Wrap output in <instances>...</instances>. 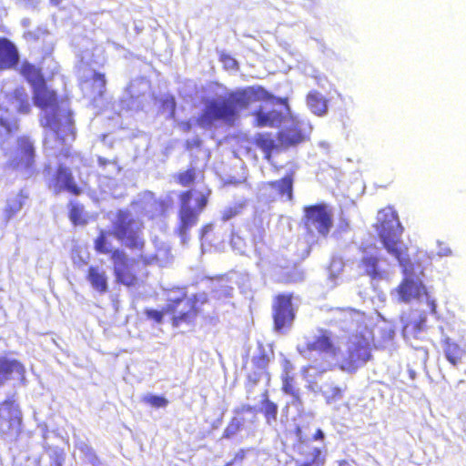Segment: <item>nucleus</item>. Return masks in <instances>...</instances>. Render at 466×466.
Instances as JSON below:
<instances>
[{
	"mask_svg": "<svg viewBox=\"0 0 466 466\" xmlns=\"http://www.w3.org/2000/svg\"><path fill=\"white\" fill-rule=\"evenodd\" d=\"M270 102L283 104L260 86H248L228 93L221 98H207L203 102L204 108L197 117V124L204 128L210 127L217 121L228 126H234L239 119V111L246 109L254 102Z\"/></svg>",
	"mask_w": 466,
	"mask_h": 466,
	"instance_id": "1",
	"label": "nucleus"
},
{
	"mask_svg": "<svg viewBox=\"0 0 466 466\" xmlns=\"http://www.w3.org/2000/svg\"><path fill=\"white\" fill-rule=\"evenodd\" d=\"M205 300H200L197 294L187 296L184 290L174 297H168L162 310L153 309H146V316L156 323H161L164 315L170 317V323L174 328L183 325H194L200 313L199 305Z\"/></svg>",
	"mask_w": 466,
	"mask_h": 466,
	"instance_id": "2",
	"label": "nucleus"
},
{
	"mask_svg": "<svg viewBox=\"0 0 466 466\" xmlns=\"http://www.w3.org/2000/svg\"><path fill=\"white\" fill-rule=\"evenodd\" d=\"M377 229L385 249L400 263L405 259L408 248L401 243L403 227L397 212L391 207L381 208L377 216Z\"/></svg>",
	"mask_w": 466,
	"mask_h": 466,
	"instance_id": "3",
	"label": "nucleus"
},
{
	"mask_svg": "<svg viewBox=\"0 0 466 466\" xmlns=\"http://www.w3.org/2000/svg\"><path fill=\"white\" fill-rule=\"evenodd\" d=\"M32 92L33 102L35 106L42 110L50 109V112L45 114L42 126L53 129L57 139L63 145L66 143V137L70 136L74 138V132L70 125L66 127L64 136L60 135V127L58 126L60 99L57 93L49 88L46 81L33 87Z\"/></svg>",
	"mask_w": 466,
	"mask_h": 466,
	"instance_id": "4",
	"label": "nucleus"
},
{
	"mask_svg": "<svg viewBox=\"0 0 466 466\" xmlns=\"http://www.w3.org/2000/svg\"><path fill=\"white\" fill-rule=\"evenodd\" d=\"M143 223L127 209H118L112 222L111 234L127 248L142 251L146 241L142 235Z\"/></svg>",
	"mask_w": 466,
	"mask_h": 466,
	"instance_id": "5",
	"label": "nucleus"
},
{
	"mask_svg": "<svg viewBox=\"0 0 466 466\" xmlns=\"http://www.w3.org/2000/svg\"><path fill=\"white\" fill-rule=\"evenodd\" d=\"M210 196L211 189L208 187H205V189L200 192L199 197L196 200V207L191 208L189 203L192 197V190H185L179 194V222L177 228V232L184 242L188 238V234L191 228L197 225L199 214L208 206Z\"/></svg>",
	"mask_w": 466,
	"mask_h": 466,
	"instance_id": "6",
	"label": "nucleus"
},
{
	"mask_svg": "<svg viewBox=\"0 0 466 466\" xmlns=\"http://www.w3.org/2000/svg\"><path fill=\"white\" fill-rule=\"evenodd\" d=\"M113 263V274L116 283L131 288L139 286L147 276L146 272H140L137 259L129 258L120 248H115L111 254Z\"/></svg>",
	"mask_w": 466,
	"mask_h": 466,
	"instance_id": "7",
	"label": "nucleus"
},
{
	"mask_svg": "<svg viewBox=\"0 0 466 466\" xmlns=\"http://www.w3.org/2000/svg\"><path fill=\"white\" fill-rule=\"evenodd\" d=\"M371 344L363 333H356L349 339L347 355L341 360L339 367L349 373L355 372L360 367L371 360Z\"/></svg>",
	"mask_w": 466,
	"mask_h": 466,
	"instance_id": "8",
	"label": "nucleus"
},
{
	"mask_svg": "<svg viewBox=\"0 0 466 466\" xmlns=\"http://www.w3.org/2000/svg\"><path fill=\"white\" fill-rule=\"evenodd\" d=\"M6 167L12 171L20 172L26 178L37 173L35 147L29 137H17L16 155L6 163Z\"/></svg>",
	"mask_w": 466,
	"mask_h": 466,
	"instance_id": "9",
	"label": "nucleus"
},
{
	"mask_svg": "<svg viewBox=\"0 0 466 466\" xmlns=\"http://www.w3.org/2000/svg\"><path fill=\"white\" fill-rule=\"evenodd\" d=\"M293 293H279L272 299L273 329L278 333L289 331L296 319V308L293 305Z\"/></svg>",
	"mask_w": 466,
	"mask_h": 466,
	"instance_id": "10",
	"label": "nucleus"
},
{
	"mask_svg": "<svg viewBox=\"0 0 466 466\" xmlns=\"http://www.w3.org/2000/svg\"><path fill=\"white\" fill-rule=\"evenodd\" d=\"M304 227L309 234L314 230L327 238L333 226L332 212L325 204H315L304 208Z\"/></svg>",
	"mask_w": 466,
	"mask_h": 466,
	"instance_id": "11",
	"label": "nucleus"
},
{
	"mask_svg": "<svg viewBox=\"0 0 466 466\" xmlns=\"http://www.w3.org/2000/svg\"><path fill=\"white\" fill-rule=\"evenodd\" d=\"M47 187L54 195L67 192L73 196H79L83 193V188L76 182L71 169L65 165L56 167L47 183Z\"/></svg>",
	"mask_w": 466,
	"mask_h": 466,
	"instance_id": "12",
	"label": "nucleus"
},
{
	"mask_svg": "<svg viewBox=\"0 0 466 466\" xmlns=\"http://www.w3.org/2000/svg\"><path fill=\"white\" fill-rule=\"evenodd\" d=\"M319 352L329 355L332 358L338 357L341 350L335 344L332 339V333L325 329H319V334L312 340L305 342L299 350L300 353Z\"/></svg>",
	"mask_w": 466,
	"mask_h": 466,
	"instance_id": "13",
	"label": "nucleus"
},
{
	"mask_svg": "<svg viewBox=\"0 0 466 466\" xmlns=\"http://www.w3.org/2000/svg\"><path fill=\"white\" fill-rule=\"evenodd\" d=\"M277 139L279 143L280 149L284 150L291 147L304 142L306 140V135L299 122H294L290 126L279 130L277 133Z\"/></svg>",
	"mask_w": 466,
	"mask_h": 466,
	"instance_id": "14",
	"label": "nucleus"
},
{
	"mask_svg": "<svg viewBox=\"0 0 466 466\" xmlns=\"http://www.w3.org/2000/svg\"><path fill=\"white\" fill-rule=\"evenodd\" d=\"M399 299L402 302H410L412 299H420L426 294V289L423 284L412 279H404L397 289Z\"/></svg>",
	"mask_w": 466,
	"mask_h": 466,
	"instance_id": "15",
	"label": "nucleus"
},
{
	"mask_svg": "<svg viewBox=\"0 0 466 466\" xmlns=\"http://www.w3.org/2000/svg\"><path fill=\"white\" fill-rule=\"evenodd\" d=\"M18 63L19 55L15 46L7 38L0 37V70L15 68Z\"/></svg>",
	"mask_w": 466,
	"mask_h": 466,
	"instance_id": "16",
	"label": "nucleus"
},
{
	"mask_svg": "<svg viewBox=\"0 0 466 466\" xmlns=\"http://www.w3.org/2000/svg\"><path fill=\"white\" fill-rule=\"evenodd\" d=\"M252 115L254 116L255 126L258 127H277L281 125L285 118L281 111L276 109L266 111L261 106L256 109Z\"/></svg>",
	"mask_w": 466,
	"mask_h": 466,
	"instance_id": "17",
	"label": "nucleus"
},
{
	"mask_svg": "<svg viewBox=\"0 0 466 466\" xmlns=\"http://www.w3.org/2000/svg\"><path fill=\"white\" fill-rule=\"evenodd\" d=\"M8 105L13 106L18 114H28L31 111L28 94L23 86H16L5 96Z\"/></svg>",
	"mask_w": 466,
	"mask_h": 466,
	"instance_id": "18",
	"label": "nucleus"
},
{
	"mask_svg": "<svg viewBox=\"0 0 466 466\" xmlns=\"http://www.w3.org/2000/svg\"><path fill=\"white\" fill-rule=\"evenodd\" d=\"M86 278L93 289L99 294H105L109 290L108 276L106 270L100 267L90 266L87 268Z\"/></svg>",
	"mask_w": 466,
	"mask_h": 466,
	"instance_id": "19",
	"label": "nucleus"
},
{
	"mask_svg": "<svg viewBox=\"0 0 466 466\" xmlns=\"http://www.w3.org/2000/svg\"><path fill=\"white\" fill-rule=\"evenodd\" d=\"M14 373L23 378L25 373L24 365L17 360L0 357V387L11 380Z\"/></svg>",
	"mask_w": 466,
	"mask_h": 466,
	"instance_id": "20",
	"label": "nucleus"
},
{
	"mask_svg": "<svg viewBox=\"0 0 466 466\" xmlns=\"http://www.w3.org/2000/svg\"><path fill=\"white\" fill-rule=\"evenodd\" d=\"M253 144L264 153V158L271 162L273 151L281 150L270 133H258L253 138Z\"/></svg>",
	"mask_w": 466,
	"mask_h": 466,
	"instance_id": "21",
	"label": "nucleus"
},
{
	"mask_svg": "<svg viewBox=\"0 0 466 466\" xmlns=\"http://www.w3.org/2000/svg\"><path fill=\"white\" fill-rule=\"evenodd\" d=\"M20 75L30 85L31 88L46 81L41 67L24 60L19 67Z\"/></svg>",
	"mask_w": 466,
	"mask_h": 466,
	"instance_id": "22",
	"label": "nucleus"
},
{
	"mask_svg": "<svg viewBox=\"0 0 466 466\" xmlns=\"http://www.w3.org/2000/svg\"><path fill=\"white\" fill-rule=\"evenodd\" d=\"M28 198L29 195L24 189H20L15 196L8 198L3 211L5 219L8 221L15 217Z\"/></svg>",
	"mask_w": 466,
	"mask_h": 466,
	"instance_id": "23",
	"label": "nucleus"
},
{
	"mask_svg": "<svg viewBox=\"0 0 466 466\" xmlns=\"http://www.w3.org/2000/svg\"><path fill=\"white\" fill-rule=\"evenodd\" d=\"M380 258L373 255L364 256L359 262V268L362 269V274L370 277L371 279H381L383 271L380 268Z\"/></svg>",
	"mask_w": 466,
	"mask_h": 466,
	"instance_id": "24",
	"label": "nucleus"
},
{
	"mask_svg": "<svg viewBox=\"0 0 466 466\" xmlns=\"http://www.w3.org/2000/svg\"><path fill=\"white\" fill-rule=\"evenodd\" d=\"M442 347L447 360L453 366L459 364L465 354V350L450 338L442 340Z\"/></svg>",
	"mask_w": 466,
	"mask_h": 466,
	"instance_id": "25",
	"label": "nucleus"
},
{
	"mask_svg": "<svg viewBox=\"0 0 466 466\" xmlns=\"http://www.w3.org/2000/svg\"><path fill=\"white\" fill-rule=\"evenodd\" d=\"M267 186L277 190L278 194L286 200H291L293 198V176L286 175L279 180L267 182Z\"/></svg>",
	"mask_w": 466,
	"mask_h": 466,
	"instance_id": "26",
	"label": "nucleus"
},
{
	"mask_svg": "<svg viewBox=\"0 0 466 466\" xmlns=\"http://www.w3.org/2000/svg\"><path fill=\"white\" fill-rule=\"evenodd\" d=\"M261 412L268 424H271L277 420L279 408L277 403L269 399L268 390H265L261 393Z\"/></svg>",
	"mask_w": 466,
	"mask_h": 466,
	"instance_id": "27",
	"label": "nucleus"
},
{
	"mask_svg": "<svg viewBox=\"0 0 466 466\" xmlns=\"http://www.w3.org/2000/svg\"><path fill=\"white\" fill-rule=\"evenodd\" d=\"M307 105L309 109L317 116L325 115L328 109L327 100L319 92L316 90H313L308 94Z\"/></svg>",
	"mask_w": 466,
	"mask_h": 466,
	"instance_id": "28",
	"label": "nucleus"
},
{
	"mask_svg": "<svg viewBox=\"0 0 466 466\" xmlns=\"http://www.w3.org/2000/svg\"><path fill=\"white\" fill-rule=\"evenodd\" d=\"M306 457L305 461H296V466H324L326 456L318 447L311 448L308 452L301 453Z\"/></svg>",
	"mask_w": 466,
	"mask_h": 466,
	"instance_id": "29",
	"label": "nucleus"
},
{
	"mask_svg": "<svg viewBox=\"0 0 466 466\" xmlns=\"http://www.w3.org/2000/svg\"><path fill=\"white\" fill-rule=\"evenodd\" d=\"M68 207V218L74 226H84L87 224L88 218L82 204L70 201Z\"/></svg>",
	"mask_w": 466,
	"mask_h": 466,
	"instance_id": "30",
	"label": "nucleus"
},
{
	"mask_svg": "<svg viewBox=\"0 0 466 466\" xmlns=\"http://www.w3.org/2000/svg\"><path fill=\"white\" fill-rule=\"evenodd\" d=\"M292 370V364L290 363L289 360H286L284 362V370L281 375V390L283 393L288 395L298 390L294 375L291 374Z\"/></svg>",
	"mask_w": 466,
	"mask_h": 466,
	"instance_id": "31",
	"label": "nucleus"
},
{
	"mask_svg": "<svg viewBox=\"0 0 466 466\" xmlns=\"http://www.w3.org/2000/svg\"><path fill=\"white\" fill-rule=\"evenodd\" d=\"M19 129L17 119H9L0 116V142L5 143L9 137L16 133Z\"/></svg>",
	"mask_w": 466,
	"mask_h": 466,
	"instance_id": "32",
	"label": "nucleus"
},
{
	"mask_svg": "<svg viewBox=\"0 0 466 466\" xmlns=\"http://www.w3.org/2000/svg\"><path fill=\"white\" fill-rule=\"evenodd\" d=\"M94 248L98 254L109 255L111 258V254L114 252L115 248H112V243L108 239V233L105 230H101L97 237L94 240Z\"/></svg>",
	"mask_w": 466,
	"mask_h": 466,
	"instance_id": "33",
	"label": "nucleus"
},
{
	"mask_svg": "<svg viewBox=\"0 0 466 466\" xmlns=\"http://www.w3.org/2000/svg\"><path fill=\"white\" fill-rule=\"evenodd\" d=\"M346 390V385L341 387L335 384H327L325 386V390L322 391V395L326 403L331 404L340 400L343 398V393Z\"/></svg>",
	"mask_w": 466,
	"mask_h": 466,
	"instance_id": "34",
	"label": "nucleus"
},
{
	"mask_svg": "<svg viewBox=\"0 0 466 466\" xmlns=\"http://www.w3.org/2000/svg\"><path fill=\"white\" fill-rule=\"evenodd\" d=\"M252 367H253V372H258L262 375H265L267 377L268 381L270 380V374L268 372V366L269 362L268 356L261 352L256 356H254L251 360Z\"/></svg>",
	"mask_w": 466,
	"mask_h": 466,
	"instance_id": "35",
	"label": "nucleus"
},
{
	"mask_svg": "<svg viewBox=\"0 0 466 466\" xmlns=\"http://www.w3.org/2000/svg\"><path fill=\"white\" fill-rule=\"evenodd\" d=\"M244 427V419L232 417L222 432V439L229 440L235 437Z\"/></svg>",
	"mask_w": 466,
	"mask_h": 466,
	"instance_id": "36",
	"label": "nucleus"
},
{
	"mask_svg": "<svg viewBox=\"0 0 466 466\" xmlns=\"http://www.w3.org/2000/svg\"><path fill=\"white\" fill-rule=\"evenodd\" d=\"M247 206V201H239L224 208L221 213V220L228 221L240 215Z\"/></svg>",
	"mask_w": 466,
	"mask_h": 466,
	"instance_id": "37",
	"label": "nucleus"
},
{
	"mask_svg": "<svg viewBox=\"0 0 466 466\" xmlns=\"http://www.w3.org/2000/svg\"><path fill=\"white\" fill-rule=\"evenodd\" d=\"M196 177L197 170L195 167H189L175 175L176 182L181 187H187L191 185L196 180Z\"/></svg>",
	"mask_w": 466,
	"mask_h": 466,
	"instance_id": "38",
	"label": "nucleus"
},
{
	"mask_svg": "<svg viewBox=\"0 0 466 466\" xmlns=\"http://www.w3.org/2000/svg\"><path fill=\"white\" fill-rule=\"evenodd\" d=\"M145 401L156 408L166 407L168 403L167 400L162 396L149 395L145 398Z\"/></svg>",
	"mask_w": 466,
	"mask_h": 466,
	"instance_id": "39",
	"label": "nucleus"
},
{
	"mask_svg": "<svg viewBox=\"0 0 466 466\" xmlns=\"http://www.w3.org/2000/svg\"><path fill=\"white\" fill-rule=\"evenodd\" d=\"M262 376L263 375L258 372L251 371L248 373L245 382L246 388L251 391L259 383Z\"/></svg>",
	"mask_w": 466,
	"mask_h": 466,
	"instance_id": "40",
	"label": "nucleus"
},
{
	"mask_svg": "<svg viewBox=\"0 0 466 466\" xmlns=\"http://www.w3.org/2000/svg\"><path fill=\"white\" fill-rule=\"evenodd\" d=\"M161 107L164 111H167L169 115L174 117L177 108V103L174 96H168L161 101Z\"/></svg>",
	"mask_w": 466,
	"mask_h": 466,
	"instance_id": "41",
	"label": "nucleus"
},
{
	"mask_svg": "<svg viewBox=\"0 0 466 466\" xmlns=\"http://www.w3.org/2000/svg\"><path fill=\"white\" fill-rule=\"evenodd\" d=\"M92 78L94 81L97 82L99 84V86H100V96H104L105 94V91H106V76L105 74L103 73H100V72H95L92 76Z\"/></svg>",
	"mask_w": 466,
	"mask_h": 466,
	"instance_id": "42",
	"label": "nucleus"
},
{
	"mask_svg": "<svg viewBox=\"0 0 466 466\" xmlns=\"http://www.w3.org/2000/svg\"><path fill=\"white\" fill-rule=\"evenodd\" d=\"M155 205L157 209H159L161 214H165L168 208H170L171 204L164 199H157L155 201Z\"/></svg>",
	"mask_w": 466,
	"mask_h": 466,
	"instance_id": "43",
	"label": "nucleus"
},
{
	"mask_svg": "<svg viewBox=\"0 0 466 466\" xmlns=\"http://www.w3.org/2000/svg\"><path fill=\"white\" fill-rule=\"evenodd\" d=\"M246 454H247V450L239 449L234 454L233 458L229 461L232 462V465H234L235 463L241 462L245 459Z\"/></svg>",
	"mask_w": 466,
	"mask_h": 466,
	"instance_id": "44",
	"label": "nucleus"
},
{
	"mask_svg": "<svg viewBox=\"0 0 466 466\" xmlns=\"http://www.w3.org/2000/svg\"><path fill=\"white\" fill-rule=\"evenodd\" d=\"M134 97L132 96H130L127 99H121L119 101V104H120V106L122 109H125V110H131L134 108V105L136 103V101H130L131 99H133Z\"/></svg>",
	"mask_w": 466,
	"mask_h": 466,
	"instance_id": "45",
	"label": "nucleus"
},
{
	"mask_svg": "<svg viewBox=\"0 0 466 466\" xmlns=\"http://www.w3.org/2000/svg\"><path fill=\"white\" fill-rule=\"evenodd\" d=\"M213 230V224L208 223L201 227L199 229V238L203 239L206 235H208L209 232Z\"/></svg>",
	"mask_w": 466,
	"mask_h": 466,
	"instance_id": "46",
	"label": "nucleus"
},
{
	"mask_svg": "<svg viewBox=\"0 0 466 466\" xmlns=\"http://www.w3.org/2000/svg\"><path fill=\"white\" fill-rule=\"evenodd\" d=\"M289 395L291 396L292 403L294 405H299V406L302 405V400H301L299 389L297 390L293 391L292 393H289Z\"/></svg>",
	"mask_w": 466,
	"mask_h": 466,
	"instance_id": "47",
	"label": "nucleus"
},
{
	"mask_svg": "<svg viewBox=\"0 0 466 466\" xmlns=\"http://www.w3.org/2000/svg\"><path fill=\"white\" fill-rule=\"evenodd\" d=\"M202 144V141L200 138H195L193 139L192 141H187V148H192V147H199Z\"/></svg>",
	"mask_w": 466,
	"mask_h": 466,
	"instance_id": "48",
	"label": "nucleus"
},
{
	"mask_svg": "<svg viewBox=\"0 0 466 466\" xmlns=\"http://www.w3.org/2000/svg\"><path fill=\"white\" fill-rule=\"evenodd\" d=\"M22 424V419L20 416H15L10 419V425H14L15 428L19 429Z\"/></svg>",
	"mask_w": 466,
	"mask_h": 466,
	"instance_id": "49",
	"label": "nucleus"
},
{
	"mask_svg": "<svg viewBox=\"0 0 466 466\" xmlns=\"http://www.w3.org/2000/svg\"><path fill=\"white\" fill-rule=\"evenodd\" d=\"M323 438H324V433H323V431H322L320 429H318V430L316 431V432L314 433V435H313V439H314L315 441H317V440H323Z\"/></svg>",
	"mask_w": 466,
	"mask_h": 466,
	"instance_id": "50",
	"label": "nucleus"
},
{
	"mask_svg": "<svg viewBox=\"0 0 466 466\" xmlns=\"http://www.w3.org/2000/svg\"><path fill=\"white\" fill-rule=\"evenodd\" d=\"M97 162H98L100 167H106V165H108L110 163V160H108V159H106L105 157H99L97 158Z\"/></svg>",
	"mask_w": 466,
	"mask_h": 466,
	"instance_id": "51",
	"label": "nucleus"
},
{
	"mask_svg": "<svg viewBox=\"0 0 466 466\" xmlns=\"http://www.w3.org/2000/svg\"><path fill=\"white\" fill-rule=\"evenodd\" d=\"M349 311H350V313H352V314H357V315L360 313L359 310H355V309H349Z\"/></svg>",
	"mask_w": 466,
	"mask_h": 466,
	"instance_id": "52",
	"label": "nucleus"
},
{
	"mask_svg": "<svg viewBox=\"0 0 466 466\" xmlns=\"http://www.w3.org/2000/svg\"><path fill=\"white\" fill-rule=\"evenodd\" d=\"M53 4L58 5L62 2V0H50Z\"/></svg>",
	"mask_w": 466,
	"mask_h": 466,
	"instance_id": "53",
	"label": "nucleus"
},
{
	"mask_svg": "<svg viewBox=\"0 0 466 466\" xmlns=\"http://www.w3.org/2000/svg\"><path fill=\"white\" fill-rule=\"evenodd\" d=\"M243 410H246L249 411V410H252V407H251V406L247 405V406L243 407Z\"/></svg>",
	"mask_w": 466,
	"mask_h": 466,
	"instance_id": "54",
	"label": "nucleus"
},
{
	"mask_svg": "<svg viewBox=\"0 0 466 466\" xmlns=\"http://www.w3.org/2000/svg\"><path fill=\"white\" fill-rule=\"evenodd\" d=\"M143 261H144V264H146V265L149 263V259L146 258H143Z\"/></svg>",
	"mask_w": 466,
	"mask_h": 466,
	"instance_id": "55",
	"label": "nucleus"
},
{
	"mask_svg": "<svg viewBox=\"0 0 466 466\" xmlns=\"http://www.w3.org/2000/svg\"><path fill=\"white\" fill-rule=\"evenodd\" d=\"M224 466H232V462L228 461L227 463L224 464Z\"/></svg>",
	"mask_w": 466,
	"mask_h": 466,
	"instance_id": "56",
	"label": "nucleus"
},
{
	"mask_svg": "<svg viewBox=\"0 0 466 466\" xmlns=\"http://www.w3.org/2000/svg\"><path fill=\"white\" fill-rule=\"evenodd\" d=\"M141 107H142V106H141V105H140V104H137V109H138V108H141Z\"/></svg>",
	"mask_w": 466,
	"mask_h": 466,
	"instance_id": "57",
	"label": "nucleus"
},
{
	"mask_svg": "<svg viewBox=\"0 0 466 466\" xmlns=\"http://www.w3.org/2000/svg\"><path fill=\"white\" fill-rule=\"evenodd\" d=\"M226 57L229 58V60H232L235 63V61L232 59V57H229V56H226Z\"/></svg>",
	"mask_w": 466,
	"mask_h": 466,
	"instance_id": "58",
	"label": "nucleus"
}]
</instances>
